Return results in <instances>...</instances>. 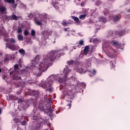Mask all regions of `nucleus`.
<instances>
[{
  "instance_id": "nucleus-41",
  "label": "nucleus",
  "mask_w": 130,
  "mask_h": 130,
  "mask_svg": "<svg viewBox=\"0 0 130 130\" xmlns=\"http://www.w3.org/2000/svg\"><path fill=\"white\" fill-rule=\"evenodd\" d=\"M48 111H49V112H50L51 113V112H53V110L51 108V106H49Z\"/></svg>"
},
{
  "instance_id": "nucleus-25",
  "label": "nucleus",
  "mask_w": 130,
  "mask_h": 130,
  "mask_svg": "<svg viewBox=\"0 0 130 130\" xmlns=\"http://www.w3.org/2000/svg\"><path fill=\"white\" fill-rule=\"evenodd\" d=\"M4 19L7 22H9V21H10V20H12L11 19V16H8V15H5L4 16Z\"/></svg>"
},
{
  "instance_id": "nucleus-31",
  "label": "nucleus",
  "mask_w": 130,
  "mask_h": 130,
  "mask_svg": "<svg viewBox=\"0 0 130 130\" xmlns=\"http://www.w3.org/2000/svg\"><path fill=\"white\" fill-rule=\"evenodd\" d=\"M6 3H8V4H14L15 3V0H4Z\"/></svg>"
},
{
  "instance_id": "nucleus-12",
  "label": "nucleus",
  "mask_w": 130,
  "mask_h": 130,
  "mask_svg": "<svg viewBox=\"0 0 130 130\" xmlns=\"http://www.w3.org/2000/svg\"><path fill=\"white\" fill-rule=\"evenodd\" d=\"M113 22H118L120 20L121 18L118 15H114L112 17Z\"/></svg>"
},
{
  "instance_id": "nucleus-46",
  "label": "nucleus",
  "mask_w": 130,
  "mask_h": 130,
  "mask_svg": "<svg viewBox=\"0 0 130 130\" xmlns=\"http://www.w3.org/2000/svg\"><path fill=\"white\" fill-rule=\"evenodd\" d=\"M29 17H30L31 18H33V13H30Z\"/></svg>"
},
{
  "instance_id": "nucleus-45",
  "label": "nucleus",
  "mask_w": 130,
  "mask_h": 130,
  "mask_svg": "<svg viewBox=\"0 0 130 130\" xmlns=\"http://www.w3.org/2000/svg\"><path fill=\"white\" fill-rule=\"evenodd\" d=\"M112 52L113 53H114V54H115V53H116V51H115V50H112Z\"/></svg>"
},
{
  "instance_id": "nucleus-51",
  "label": "nucleus",
  "mask_w": 130,
  "mask_h": 130,
  "mask_svg": "<svg viewBox=\"0 0 130 130\" xmlns=\"http://www.w3.org/2000/svg\"><path fill=\"white\" fill-rule=\"evenodd\" d=\"M17 7V4H14V8H16Z\"/></svg>"
},
{
  "instance_id": "nucleus-48",
  "label": "nucleus",
  "mask_w": 130,
  "mask_h": 130,
  "mask_svg": "<svg viewBox=\"0 0 130 130\" xmlns=\"http://www.w3.org/2000/svg\"><path fill=\"white\" fill-rule=\"evenodd\" d=\"M104 11H105V10H104ZM108 13V11H107V12H104V15H107Z\"/></svg>"
},
{
  "instance_id": "nucleus-52",
  "label": "nucleus",
  "mask_w": 130,
  "mask_h": 130,
  "mask_svg": "<svg viewBox=\"0 0 130 130\" xmlns=\"http://www.w3.org/2000/svg\"><path fill=\"white\" fill-rule=\"evenodd\" d=\"M0 114H2V109H0Z\"/></svg>"
},
{
  "instance_id": "nucleus-19",
  "label": "nucleus",
  "mask_w": 130,
  "mask_h": 130,
  "mask_svg": "<svg viewBox=\"0 0 130 130\" xmlns=\"http://www.w3.org/2000/svg\"><path fill=\"white\" fill-rule=\"evenodd\" d=\"M32 118L34 120H38L39 119V115L36 114V113H34Z\"/></svg>"
},
{
  "instance_id": "nucleus-4",
  "label": "nucleus",
  "mask_w": 130,
  "mask_h": 130,
  "mask_svg": "<svg viewBox=\"0 0 130 130\" xmlns=\"http://www.w3.org/2000/svg\"><path fill=\"white\" fill-rule=\"evenodd\" d=\"M8 43L6 44V47L10 48L11 50H17V46H16V40L14 38H11L8 41Z\"/></svg>"
},
{
  "instance_id": "nucleus-27",
  "label": "nucleus",
  "mask_w": 130,
  "mask_h": 130,
  "mask_svg": "<svg viewBox=\"0 0 130 130\" xmlns=\"http://www.w3.org/2000/svg\"><path fill=\"white\" fill-rule=\"evenodd\" d=\"M19 52L22 55H24V54H25V50H24V49H22V48H21L19 50Z\"/></svg>"
},
{
  "instance_id": "nucleus-8",
  "label": "nucleus",
  "mask_w": 130,
  "mask_h": 130,
  "mask_svg": "<svg viewBox=\"0 0 130 130\" xmlns=\"http://www.w3.org/2000/svg\"><path fill=\"white\" fill-rule=\"evenodd\" d=\"M110 36H114V35H118V36H123L124 32H123V31H115V34L112 31H110Z\"/></svg>"
},
{
  "instance_id": "nucleus-56",
  "label": "nucleus",
  "mask_w": 130,
  "mask_h": 130,
  "mask_svg": "<svg viewBox=\"0 0 130 130\" xmlns=\"http://www.w3.org/2000/svg\"><path fill=\"white\" fill-rule=\"evenodd\" d=\"M128 12H130V9L128 10Z\"/></svg>"
},
{
  "instance_id": "nucleus-6",
  "label": "nucleus",
  "mask_w": 130,
  "mask_h": 130,
  "mask_svg": "<svg viewBox=\"0 0 130 130\" xmlns=\"http://www.w3.org/2000/svg\"><path fill=\"white\" fill-rule=\"evenodd\" d=\"M69 72H70V70H69L68 68L64 69L63 74H64V78L60 77L59 78V83H62L63 81H64V79H67V78H68V75H69Z\"/></svg>"
},
{
  "instance_id": "nucleus-40",
  "label": "nucleus",
  "mask_w": 130,
  "mask_h": 130,
  "mask_svg": "<svg viewBox=\"0 0 130 130\" xmlns=\"http://www.w3.org/2000/svg\"><path fill=\"white\" fill-rule=\"evenodd\" d=\"M26 123H27V121H26V120H23L22 122H21V124L22 125H26Z\"/></svg>"
},
{
  "instance_id": "nucleus-39",
  "label": "nucleus",
  "mask_w": 130,
  "mask_h": 130,
  "mask_svg": "<svg viewBox=\"0 0 130 130\" xmlns=\"http://www.w3.org/2000/svg\"><path fill=\"white\" fill-rule=\"evenodd\" d=\"M110 64L111 67H112V68H115V65L113 63V62H112V61L110 62Z\"/></svg>"
},
{
  "instance_id": "nucleus-53",
  "label": "nucleus",
  "mask_w": 130,
  "mask_h": 130,
  "mask_svg": "<svg viewBox=\"0 0 130 130\" xmlns=\"http://www.w3.org/2000/svg\"><path fill=\"white\" fill-rule=\"evenodd\" d=\"M0 73H2V69L0 68Z\"/></svg>"
},
{
  "instance_id": "nucleus-16",
  "label": "nucleus",
  "mask_w": 130,
  "mask_h": 130,
  "mask_svg": "<svg viewBox=\"0 0 130 130\" xmlns=\"http://www.w3.org/2000/svg\"><path fill=\"white\" fill-rule=\"evenodd\" d=\"M89 50H90V47H89V46H85V47L84 49V53L85 55H87V54H88Z\"/></svg>"
},
{
  "instance_id": "nucleus-42",
  "label": "nucleus",
  "mask_w": 130,
  "mask_h": 130,
  "mask_svg": "<svg viewBox=\"0 0 130 130\" xmlns=\"http://www.w3.org/2000/svg\"><path fill=\"white\" fill-rule=\"evenodd\" d=\"M79 44H80V45H83V44H84V41H83V40L80 41Z\"/></svg>"
},
{
  "instance_id": "nucleus-44",
  "label": "nucleus",
  "mask_w": 130,
  "mask_h": 130,
  "mask_svg": "<svg viewBox=\"0 0 130 130\" xmlns=\"http://www.w3.org/2000/svg\"><path fill=\"white\" fill-rule=\"evenodd\" d=\"M81 86L83 88H86V84H85L84 83H82Z\"/></svg>"
},
{
  "instance_id": "nucleus-37",
  "label": "nucleus",
  "mask_w": 130,
  "mask_h": 130,
  "mask_svg": "<svg viewBox=\"0 0 130 130\" xmlns=\"http://www.w3.org/2000/svg\"><path fill=\"white\" fill-rule=\"evenodd\" d=\"M101 4H102V3H101V1H97L95 2V5L96 6H99L100 5H101Z\"/></svg>"
},
{
  "instance_id": "nucleus-43",
  "label": "nucleus",
  "mask_w": 130,
  "mask_h": 130,
  "mask_svg": "<svg viewBox=\"0 0 130 130\" xmlns=\"http://www.w3.org/2000/svg\"><path fill=\"white\" fill-rule=\"evenodd\" d=\"M93 43H96V42H98V39L95 38L93 40Z\"/></svg>"
},
{
  "instance_id": "nucleus-50",
  "label": "nucleus",
  "mask_w": 130,
  "mask_h": 130,
  "mask_svg": "<svg viewBox=\"0 0 130 130\" xmlns=\"http://www.w3.org/2000/svg\"><path fill=\"white\" fill-rule=\"evenodd\" d=\"M22 102V100H21V99H20V100L18 101V103H21V102Z\"/></svg>"
},
{
  "instance_id": "nucleus-13",
  "label": "nucleus",
  "mask_w": 130,
  "mask_h": 130,
  "mask_svg": "<svg viewBox=\"0 0 130 130\" xmlns=\"http://www.w3.org/2000/svg\"><path fill=\"white\" fill-rule=\"evenodd\" d=\"M77 72L80 74H85L87 71L82 68H78L77 69Z\"/></svg>"
},
{
  "instance_id": "nucleus-17",
  "label": "nucleus",
  "mask_w": 130,
  "mask_h": 130,
  "mask_svg": "<svg viewBox=\"0 0 130 130\" xmlns=\"http://www.w3.org/2000/svg\"><path fill=\"white\" fill-rule=\"evenodd\" d=\"M38 107H39V109H40V110H42V111H45V110H46V108H45L44 105L42 104H40Z\"/></svg>"
},
{
  "instance_id": "nucleus-10",
  "label": "nucleus",
  "mask_w": 130,
  "mask_h": 130,
  "mask_svg": "<svg viewBox=\"0 0 130 130\" xmlns=\"http://www.w3.org/2000/svg\"><path fill=\"white\" fill-rule=\"evenodd\" d=\"M35 23L36 25H38V26H41V25H42V19L39 20L37 19V17H35Z\"/></svg>"
},
{
  "instance_id": "nucleus-57",
  "label": "nucleus",
  "mask_w": 130,
  "mask_h": 130,
  "mask_svg": "<svg viewBox=\"0 0 130 130\" xmlns=\"http://www.w3.org/2000/svg\"><path fill=\"white\" fill-rule=\"evenodd\" d=\"M36 107H37V105H36Z\"/></svg>"
},
{
  "instance_id": "nucleus-47",
  "label": "nucleus",
  "mask_w": 130,
  "mask_h": 130,
  "mask_svg": "<svg viewBox=\"0 0 130 130\" xmlns=\"http://www.w3.org/2000/svg\"><path fill=\"white\" fill-rule=\"evenodd\" d=\"M13 31H16V30H17V27H13Z\"/></svg>"
},
{
  "instance_id": "nucleus-2",
  "label": "nucleus",
  "mask_w": 130,
  "mask_h": 130,
  "mask_svg": "<svg viewBox=\"0 0 130 130\" xmlns=\"http://www.w3.org/2000/svg\"><path fill=\"white\" fill-rule=\"evenodd\" d=\"M64 53L62 52L61 50H56V51H51L48 54L44 55V56H46L45 58V60L46 62H48L52 65V62H50V61H54L55 58H56V56L58 57H60V56L63 55Z\"/></svg>"
},
{
  "instance_id": "nucleus-33",
  "label": "nucleus",
  "mask_w": 130,
  "mask_h": 130,
  "mask_svg": "<svg viewBox=\"0 0 130 130\" xmlns=\"http://www.w3.org/2000/svg\"><path fill=\"white\" fill-rule=\"evenodd\" d=\"M71 102H70L67 104L66 107L68 108V109H71V107H72V104H71Z\"/></svg>"
},
{
  "instance_id": "nucleus-21",
  "label": "nucleus",
  "mask_w": 130,
  "mask_h": 130,
  "mask_svg": "<svg viewBox=\"0 0 130 130\" xmlns=\"http://www.w3.org/2000/svg\"><path fill=\"white\" fill-rule=\"evenodd\" d=\"M72 19L75 21V23H80V20H79V18L72 16Z\"/></svg>"
},
{
  "instance_id": "nucleus-20",
  "label": "nucleus",
  "mask_w": 130,
  "mask_h": 130,
  "mask_svg": "<svg viewBox=\"0 0 130 130\" xmlns=\"http://www.w3.org/2000/svg\"><path fill=\"white\" fill-rule=\"evenodd\" d=\"M100 22H102L103 23H106L107 22V19L106 18L101 17L99 18Z\"/></svg>"
},
{
  "instance_id": "nucleus-49",
  "label": "nucleus",
  "mask_w": 130,
  "mask_h": 130,
  "mask_svg": "<svg viewBox=\"0 0 130 130\" xmlns=\"http://www.w3.org/2000/svg\"><path fill=\"white\" fill-rule=\"evenodd\" d=\"M93 74H96V70H93L92 71Z\"/></svg>"
},
{
  "instance_id": "nucleus-29",
  "label": "nucleus",
  "mask_w": 130,
  "mask_h": 130,
  "mask_svg": "<svg viewBox=\"0 0 130 130\" xmlns=\"http://www.w3.org/2000/svg\"><path fill=\"white\" fill-rule=\"evenodd\" d=\"M86 16H87V15H86V14H82L80 16L79 19H80L81 20H85V19H86Z\"/></svg>"
},
{
  "instance_id": "nucleus-1",
  "label": "nucleus",
  "mask_w": 130,
  "mask_h": 130,
  "mask_svg": "<svg viewBox=\"0 0 130 130\" xmlns=\"http://www.w3.org/2000/svg\"><path fill=\"white\" fill-rule=\"evenodd\" d=\"M46 58V56H43V59L42 62L40 63L39 66V67H37V65L34 66L33 68H32V71L34 75L37 76V77H40L42 73H44L45 71L48 69L49 66H51L50 63L48 62L45 60Z\"/></svg>"
},
{
  "instance_id": "nucleus-11",
  "label": "nucleus",
  "mask_w": 130,
  "mask_h": 130,
  "mask_svg": "<svg viewBox=\"0 0 130 130\" xmlns=\"http://www.w3.org/2000/svg\"><path fill=\"white\" fill-rule=\"evenodd\" d=\"M40 61V55H37L35 59L33 60V62L35 63H36V66H38L39 61Z\"/></svg>"
},
{
  "instance_id": "nucleus-32",
  "label": "nucleus",
  "mask_w": 130,
  "mask_h": 130,
  "mask_svg": "<svg viewBox=\"0 0 130 130\" xmlns=\"http://www.w3.org/2000/svg\"><path fill=\"white\" fill-rule=\"evenodd\" d=\"M18 39L19 41L21 40V41H23V36L21 34H19L17 36Z\"/></svg>"
},
{
  "instance_id": "nucleus-7",
  "label": "nucleus",
  "mask_w": 130,
  "mask_h": 130,
  "mask_svg": "<svg viewBox=\"0 0 130 130\" xmlns=\"http://www.w3.org/2000/svg\"><path fill=\"white\" fill-rule=\"evenodd\" d=\"M15 73H16L15 70H13L10 73L11 77H13V80H16V81H20L21 80V77L15 75Z\"/></svg>"
},
{
  "instance_id": "nucleus-54",
  "label": "nucleus",
  "mask_w": 130,
  "mask_h": 130,
  "mask_svg": "<svg viewBox=\"0 0 130 130\" xmlns=\"http://www.w3.org/2000/svg\"><path fill=\"white\" fill-rule=\"evenodd\" d=\"M67 30H68V29H67V28H65V29H64V31H67Z\"/></svg>"
},
{
  "instance_id": "nucleus-36",
  "label": "nucleus",
  "mask_w": 130,
  "mask_h": 130,
  "mask_svg": "<svg viewBox=\"0 0 130 130\" xmlns=\"http://www.w3.org/2000/svg\"><path fill=\"white\" fill-rule=\"evenodd\" d=\"M14 68L15 71H16V70H18L19 69V65L18 64H15L14 66Z\"/></svg>"
},
{
  "instance_id": "nucleus-14",
  "label": "nucleus",
  "mask_w": 130,
  "mask_h": 130,
  "mask_svg": "<svg viewBox=\"0 0 130 130\" xmlns=\"http://www.w3.org/2000/svg\"><path fill=\"white\" fill-rule=\"evenodd\" d=\"M52 5H53L54 8L56 9V10H58L59 8V4H58L57 2H52Z\"/></svg>"
},
{
  "instance_id": "nucleus-30",
  "label": "nucleus",
  "mask_w": 130,
  "mask_h": 130,
  "mask_svg": "<svg viewBox=\"0 0 130 130\" xmlns=\"http://www.w3.org/2000/svg\"><path fill=\"white\" fill-rule=\"evenodd\" d=\"M17 32L18 34L22 33V32H23V30H22V28L20 26L18 27Z\"/></svg>"
},
{
  "instance_id": "nucleus-55",
  "label": "nucleus",
  "mask_w": 130,
  "mask_h": 130,
  "mask_svg": "<svg viewBox=\"0 0 130 130\" xmlns=\"http://www.w3.org/2000/svg\"><path fill=\"white\" fill-rule=\"evenodd\" d=\"M15 122H16V123H18V121H15Z\"/></svg>"
},
{
  "instance_id": "nucleus-15",
  "label": "nucleus",
  "mask_w": 130,
  "mask_h": 130,
  "mask_svg": "<svg viewBox=\"0 0 130 130\" xmlns=\"http://www.w3.org/2000/svg\"><path fill=\"white\" fill-rule=\"evenodd\" d=\"M10 59H12V57L10 55L6 54L5 56L4 57V61L5 62H7V61H9V60H10Z\"/></svg>"
},
{
  "instance_id": "nucleus-18",
  "label": "nucleus",
  "mask_w": 130,
  "mask_h": 130,
  "mask_svg": "<svg viewBox=\"0 0 130 130\" xmlns=\"http://www.w3.org/2000/svg\"><path fill=\"white\" fill-rule=\"evenodd\" d=\"M29 93L30 96H36V95H37L38 92L37 91H36V90H29Z\"/></svg>"
},
{
  "instance_id": "nucleus-28",
  "label": "nucleus",
  "mask_w": 130,
  "mask_h": 130,
  "mask_svg": "<svg viewBox=\"0 0 130 130\" xmlns=\"http://www.w3.org/2000/svg\"><path fill=\"white\" fill-rule=\"evenodd\" d=\"M75 62H76V61L73 60L67 61V63L69 66H72V64H74Z\"/></svg>"
},
{
  "instance_id": "nucleus-5",
  "label": "nucleus",
  "mask_w": 130,
  "mask_h": 130,
  "mask_svg": "<svg viewBox=\"0 0 130 130\" xmlns=\"http://www.w3.org/2000/svg\"><path fill=\"white\" fill-rule=\"evenodd\" d=\"M111 44L115 46L117 49L120 48V49H123V47H124V44H122L120 43H119L118 41H116L115 40H113L111 42Z\"/></svg>"
},
{
  "instance_id": "nucleus-3",
  "label": "nucleus",
  "mask_w": 130,
  "mask_h": 130,
  "mask_svg": "<svg viewBox=\"0 0 130 130\" xmlns=\"http://www.w3.org/2000/svg\"><path fill=\"white\" fill-rule=\"evenodd\" d=\"M54 81H55V78L54 76H52L49 77L46 81L42 82V87L44 89H49V91L51 92L52 91V84Z\"/></svg>"
},
{
  "instance_id": "nucleus-34",
  "label": "nucleus",
  "mask_w": 130,
  "mask_h": 130,
  "mask_svg": "<svg viewBox=\"0 0 130 130\" xmlns=\"http://www.w3.org/2000/svg\"><path fill=\"white\" fill-rule=\"evenodd\" d=\"M36 35V32L35 31V30L32 29L31 31V36H35Z\"/></svg>"
},
{
  "instance_id": "nucleus-24",
  "label": "nucleus",
  "mask_w": 130,
  "mask_h": 130,
  "mask_svg": "<svg viewBox=\"0 0 130 130\" xmlns=\"http://www.w3.org/2000/svg\"><path fill=\"white\" fill-rule=\"evenodd\" d=\"M44 35L45 36H50V35H51V32L49 31L48 30H45L44 31Z\"/></svg>"
},
{
  "instance_id": "nucleus-9",
  "label": "nucleus",
  "mask_w": 130,
  "mask_h": 130,
  "mask_svg": "<svg viewBox=\"0 0 130 130\" xmlns=\"http://www.w3.org/2000/svg\"><path fill=\"white\" fill-rule=\"evenodd\" d=\"M40 17H42V19L46 22L48 19H49V16L46 13H42L41 15H40Z\"/></svg>"
},
{
  "instance_id": "nucleus-38",
  "label": "nucleus",
  "mask_w": 130,
  "mask_h": 130,
  "mask_svg": "<svg viewBox=\"0 0 130 130\" xmlns=\"http://www.w3.org/2000/svg\"><path fill=\"white\" fill-rule=\"evenodd\" d=\"M24 34L25 36H28V34H29V32L27 30H25L24 31Z\"/></svg>"
},
{
  "instance_id": "nucleus-35",
  "label": "nucleus",
  "mask_w": 130,
  "mask_h": 130,
  "mask_svg": "<svg viewBox=\"0 0 130 130\" xmlns=\"http://www.w3.org/2000/svg\"><path fill=\"white\" fill-rule=\"evenodd\" d=\"M68 24H69V23L66 22V21H63L61 23L62 26H68Z\"/></svg>"
},
{
  "instance_id": "nucleus-26",
  "label": "nucleus",
  "mask_w": 130,
  "mask_h": 130,
  "mask_svg": "<svg viewBox=\"0 0 130 130\" xmlns=\"http://www.w3.org/2000/svg\"><path fill=\"white\" fill-rule=\"evenodd\" d=\"M11 20H15V21H18V17L17 15L14 14L11 16Z\"/></svg>"
},
{
  "instance_id": "nucleus-23",
  "label": "nucleus",
  "mask_w": 130,
  "mask_h": 130,
  "mask_svg": "<svg viewBox=\"0 0 130 130\" xmlns=\"http://www.w3.org/2000/svg\"><path fill=\"white\" fill-rule=\"evenodd\" d=\"M66 96H68V98H70V99H72L73 98V94L72 91H69L67 93V94H66Z\"/></svg>"
},
{
  "instance_id": "nucleus-22",
  "label": "nucleus",
  "mask_w": 130,
  "mask_h": 130,
  "mask_svg": "<svg viewBox=\"0 0 130 130\" xmlns=\"http://www.w3.org/2000/svg\"><path fill=\"white\" fill-rule=\"evenodd\" d=\"M6 9L5 7L2 6H0V13H2V14H5V12H6Z\"/></svg>"
}]
</instances>
